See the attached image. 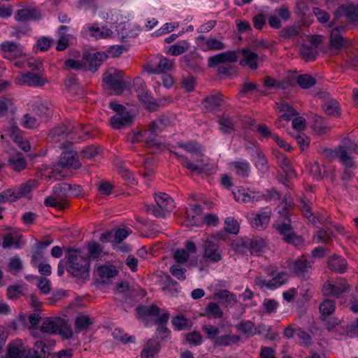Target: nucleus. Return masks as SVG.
Returning a JSON list of instances; mask_svg holds the SVG:
<instances>
[{
	"label": "nucleus",
	"instance_id": "64",
	"mask_svg": "<svg viewBox=\"0 0 358 358\" xmlns=\"http://www.w3.org/2000/svg\"><path fill=\"white\" fill-rule=\"evenodd\" d=\"M309 171L311 175H313L317 180H320L322 178V174L325 172V167L320 166L317 162L310 163Z\"/></svg>",
	"mask_w": 358,
	"mask_h": 358
},
{
	"label": "nucleus",
	"instance_id": "59",
	"mask_svg": "<svg viewBox=\"0 0 358 358\" xmlns=\"http://www.w3.org/2000/svg\"><path fill=\"white\" fill-rule=\"evenodd\" d=\"M23 294V287L20 285L8 286L6 289V296L10 300H14L21 297Z\"/></svg>",
	"mask_w": 358,
	"mask_h": 358
},
{
	"label": "nucleus",
	"instance_id": "56",
	"mask_svg": "<svg viewBox=\"0 0 358 358\" xmlns=\"http://www.w3.org/2000/svg\"><path fill=\"white\" fill-rule=\"evenodd\" d=\"M297 84L303 89H309L316 83L315 79L310 75H300L296 78Z\"/></svg>",
	"mask_w": 358,
	"mask_h": 358
},
{
	"label": "nucleus",
	"instance_id": "41",
	"mask_svg": "<svg viewBox=\"0 0 358 358\" xmlns=\"http://www.w3.org/2000/svg\"><path fill=\"white\" fill-rule=\"evenodd\" d=\"M205 313L208 318L220 319L224 315L220 306L215 302H210L206 306Z\"/></svg>",
	"mask_w": 358,
	"mask_h": 358
},
{
	"label": "nucleus",
	"instance_id": "52",
	"mask_svg": "<svg viewBox=\"0 0 358 358\" xmlns=\"http://www.w3.org/2000/svg\"><path fill=\"white\" fill-rule=\"evenodd\" d=\"M338 159L346 167L351 168L355 165L353 158L349 155L347 149L343 146L340 148Z\"/></svg>",
	"mask_w": 358,
	"mask_h": 358
},
{
	"label": "nucleus",
	"instance_id": "3",
	"mask_svg": "<svg viewBox=\"0 0 358 358\" xmlns=\"http://www.w3.org/2000/svg\"><path fill=\"white\" fill-rule=\"evenodd\" d=\"M313 261L307 259L304 256L297 257L289 266V268L294 276L306 280L312 273Z\"/></svg>",
	"mask_w": 358,
	"mask_h": 358
},
{
	"label": "nucleus",
	"instance_id": "54",
	"mask_svg": "<svg viewBox=\"0 0 358 358\" xmlns=\"http://www.w3.org/2000/svg\"><path fill=\"white\" fill-rule=\"evenodd\" d=\"M300 52L306 61H314L318 55L316 48L308 45H303Z\"/></svg>",
	"mask_w": 358,
	"mask_h": 358
},
{
	"label": "nucleus",
	"instance_id": "19",
	"mask_svg": "<svg viewBox=\"0 0 358 358\" xmlns=\"http://www.w3.org/2000/svg\"><path fill=\"white\" fill-rule=\"evenodd\" d=\"M241 245L248 249L252 255H259L266 246L264 240L259 237L254 238H244L241 240Z\"/></svg>",
	"mask_w": 358,
	"mask_h": 358
},
{
	"label": "nucleus",
	"instance_id": "30",
	"mask_svg": "<svg viewBox=\"0 0 358 358\" xmlns=\"http://www.w3.org/2000/svg\"><path fill=\"white\" fill-rule=\"evenodd\" d=\"M327 265L329 269L340 273H344L347 268V262L341 256H334L329 258Z\"/></svg>",
	"mask_w": 358,
	"mask_h": 358
},
{
	"label": "nucleus",
	"instance_id": "24",
	"mask_svg": "<svg viewBox=\"0 0 358 358\" xmlns=\"http://www.w3.org/2000/svg\"><path fill=\"white\" fill-rule=\"evenodd\" d=\"M105 58L106 55L104 54L98 52L93 55H85L83 60L87 64V69L92 72H95L102 64Z\"/></svg>",
	"mask_w": 358,
	"mask_h": 358
},
{
	"label": "nucleus",
	"instance_id": "28",
	"mask_svg": "<svg viewBox=\"0 0 358 358\" xmlns=\"http://www.w3.org/2000/svg\"><path fill=\"white\" fill-rule=\"evenodd\" d=\"M224 95L220 92L206 96L202 101L204 108L207 111H213L217 109L223 102Z\"/></svg>",
	"mask_w": 358,
	"mask_h": 358
},
{
	"label": "nucleus",
	"instance_id": "36",
	"mask_svg": "<svg viewBox=\"0 0 358 358\" xmlns=\"http://www.w3.org/2000/svg\"><path fill=\"white\" fill-rule=\"evenodd\" d=\"M159 351V345L155 341H149L141 352L142 358H155Z\"/></svg>",
	"mask_w": 358,
	"mask_h": 358
},
{
	"label": "nucleus",
	"instance_id": "42",
	"mask_svg": "<svg viewBox=\"0 0 358 358\" xmlns=\"http://www.w3.org/2000/svg\"><path fill=\"white\" fill-rule=\"evenodd\" d=\"M255 155H256L254 159V163L256 168L262 173L268 172L269 166L264 153L260 150L257 149L255 151Z\"/></svg>",
	"mask_w": 358,
	"mask_h": 358
},
{
	"label": "nucleus",
	"instance_id": "14",
	"mask_svg": "<svg viewBox=\"0 0 358 358\" xmlns=\"http://www.w3.org/2000/svg\"><path fill=\"white\" fill-rule=\"evenodd\" d=\"M271 216V210H267L257 213H251L247 215V218L253 228L264 229L270 222Z\"/></svg>",
	"mask_w": 358,
	"mask_h": 358
},
{
	"label": "nucleus",
	"instance_id": "26",
	"mask_svg": "<svg viewBox=\"0 0 358 358\" xmlns=\"http://www.w3.org/2000/svg\"><path fill=\"white\" fill-rule=\"evenodd\" d=\"M27 352L20 341H16L9 343L8 346V358H27Z\"/></svg>",
	"mask_w": 358,
	"mask_h": 358
},
{
	"label": "nucleus",
	"instance_id": "1",
	"mask_svg": "<svg viewBox=\"0 0 358 358\" xmlns=\"http://www.w3.org/2000/svg\"><path fill=\"white\" fill-rule=\"evenodd\" d=\"M289 206V203L285 200L278 206L277 210L280 216L274 228L285 243L294 246H301L303 244L304 241L301 236L296 234L292 226L289 213L287 208Z\"/></svg>",
	"mask_w": 358,
	"mask_h": 358
},
{
	"label": "nucleus",
	"instance_id": "11",
	"mask_svg": "<svg viewBox=\"0 0 358 358\" xmlns=\"http://www.w3.org/2000/svg\"><path fill=\"white\" fill-rule=\"evenodd\" d=\"M234 199L237 201H241L243 203H252L264 200V194L260 192H255L249 189H245L243 187L237 189L233 192Z\"/></svg>",
	"mask_w": 358,
	"mask_h": 358
},
{
	"label": "nucleus",
	"instance_id": "13",
	"mask_svg": "<svg viewBox=\"0 0 358 358\" xmlns=\"http://www.w3.org/2000/svg\"><path fill=\"white\" fill-rule=\"evenodd\" d=\"M203 257L210 262L217 263L222 258V251L217 243L206 240L203 244Z\"/></svg>",
	"mask_w": 358,
	"mask_h": 358
},
{
	"label": "nucleus",
	"instance_id": "43",
	"mask_svg": "<svg viewBox=\"0 0 358 358\" xmlns=\"http://www.w3.org/2000/svg\"><path fill=\"white\" fill-rule=\"evenodd\" d=\"M136 311L140 317H148L157 316L160 312V308L156 305L141 306L136 308Z\"/></svg>",
	"mask_w": 358,
	"mask_h": 358
},
{
	"label": "nucleus",
	"instance_id": "25",
	"mask_svg": "<svg viewBox=\"0 0 358 358\" xmlns=\"http://www.w3.org/2000/svg\"><path fill=\"white\" fill-rule=\"evenodd\" d=\"M230 168H231L235 173L241 178H248L250 176L251 171V166L250 163L245 160L241 159L238 161H233L229 164Z\"/></svg>",
	"mask_w": 358,
	"mask_h": 358
},
{
	"label": "nucleus",
	"instance_id": "32",
	"mask_svg": "<svg viewBox=\"0 0 358 358\" xmlns=\"http://www.w3.org/2000/svg\"><path fill=\"white\" fill-rule=\"evenodd\" d=\"M59 322H61L60 317H48L43 322L41 331L50 334H56L57 326L60 324Z\"/></svg>",
	"mask_w": 358,
	"mask_h": 358
},
{
	"label": "nucleus",
	"instance_id": "15",
	"mask_svg": "<svg viewBox=\"0 0 358 358\" xmlns=\"http://www.w3.org/2000/svg\"><path fill=\"white\" fill-rule=\"evenodd\" d=\"M58 165L62 168L79 169L81 164L78 160V153L71 150H64L58 161Z\"/></svg>",
	"mask_w": 358,
	"mask_h": 358
},
{
	"label": "nucleus",
	"instance_id": "57",
	"mask_svg": "<svg viewBox=\"0 0 358 358\" xmlns=\"http://www.w3.org/2000/svg\"><path fill=\"white\" fill-rule=\"evenodd\" d=\"M335 308V302L331 299L324 300L319 306L320 312L323 316H329L331 315L334 312Z\"/></svg>",
	"mask_w": 358,
	"mask_h": 358
},
{
	"label": "nucleus",
	"instance_id": "33",
	"mask_svg": "<svg viewBox=\"0 0 358 358\" xmlns=\"http://www.w3.org/2000/svg\"><path fill=\"white\" fill-rule=\"evenodd\" d=\"M322 108L325 113L328 115L338 116L340 115V108L338 101L328 97L324 100Z\"/></svg>",
	"mask_w": 358,
	"mask_h": 358
},
{
	"label": "nucleus",
	"instance_id": "49",
	"mask_svg": "<svg viewBox=\"0 0 358 358\" xmlns=\"http://www.w3.org/2000/svg\"><path fill=\"white\" fill-rule=\"evenodd\" d=\"M172 324L177 331L185 330L191 327V322L182 315H178L172 318Z\"/></svg>",
	"mask_w": 358,
	"mask_h": 358
},
{
	"label": "nucleus",
	"instance_id": "47",
	"mask_svg": "<svg viewBox=\"0 0 358 358\" xmlns=\"http://www.w3.org/2000/svg\"><path fill=\"white\" fill-rule=\"evenodd\" d=\"M92 324V321L89 316L79 315L75 321V331L76 332H81L89 329Z\"/></svg>",
	"mask_w": 358,
	"mask_h": 358
},
{
	"label": "nucleus",
	"instance_id": "27",
	"mask_svg": "<svg viewBox=\"0 0 358 358\" xmlns=\"http://www.w3.org/2000/svg\"><path fill=\"white\" fill-rule=\"evenodd\" d=\"M343 28V27H334L331 33L330 48L336 52L341 50L344 45V38L341 33Z\"/></svg>",
	"mask_w": 358,
	"mask_h": 358
},
{
	"label": "nucleus",
	"instance_id": "40",
	"mask_svg": "<svg viewBox=\"0 0 358 358\" xmlns=\"http://www.w3.org/2000/svg\"><path fill=\"white\" fill-rule=\"evenodd\" d=\"M8 165L13 171L20 172L27 167V163L22 155H17L8 159Z\"/></svg>",
	"mask_w": 358,
	"mask_h": 358
},
{
	"label": "nucleus",
	"instance_id": "4",
	"mask_svg": "<svg viewBox=\"0 0 358 358\" xmlns=\"http://www.w3.org/2000/svg\"><path fill=\"white\" fill-rule=\"evenodd\" d=\"M104 87L113 91L115 94H121L124 88L123 75L121 71H107L103 76Z\"/></svg>",
	"mask_w": 358,
	"mask_h": 358
},
{
	"label": "nucleus",
	"instance_id": "45",
	"mask_svg": "<svg viewBox=\"0 0 358 358\" xmlns=\"http://www.w3.org/2000/svg\"><path fill=\"white\" fill-rule=\"evenodd\" d=\"M190 47V44L185 40L180 41L176 44L171 45L168 53L173 56H178L185 52Z\"/></svg>",
	"mask_w": 358,
	"mask_h": 358
},
{
	"label": "nucleus",
	"instance_id": "37",
	"mask_svg": "<svg viewBox=\"0 0 358 358\" xmlns=\"http://www.w3.org/2000/svg\"><path fill=\"white\" fill-rule=\"evenodd\" d=\"M68 129L64 124L54 127L48 134V139L52 142H59L66 135Z\"/></svg>",
	"mask_w": 358,
	"mask_h": 358
},
{
	"label": "nucleus",
	"instance_id": "35",
	"mask_svg": "<svg viewBox=\"0 0 358 358\" xmlns=\"http://www.w3.org/2000/svg\"><path fill=\"white\" fill-rule=\"evenodd\" d=\"M215 296L224 301L226 307H232L237 303L236 296L227 289H222L217 292Z\"/></svg>",
	"mask_w": 358,
	"mask_h": 358
},
{
	"label": "nucleus",
	"instance_id": "2",
	"mask_svg": "<svg viewBox=\"0 0 358 358\" xmlns=\"http://www.w3.org/2000/svg\"><path fill=\"white\" fill-rule=\"evenodd\" d=\"M90 257L78 250L69 249L66 260V268L72 276L82 280L90 277Z\"/></svg>",
	"mask_w": 358,
	"mask_h": 358
},
{
	"label": "nucleus",
	"instance_id": "50",
	"mask_svg": "<svg viewBox=\"0 0 358 358\" xmlns=\"http://www.w3.org/2000/svg\"><path fill=\"white\" fill-rule=\"evenodd\" d=\"M277 105L280 112L282 113L281 115L285 116V118L286 123H287L293 117L297 115V113L294 109V108L286 103H278Z\"/></svg>",
	"mask_w": 358,
	"mask_h": 358
},
{
	"label": "nucleus",
	"instance_id": "5",
	"mask_svg": "<svg viewBox=\"0 0 358 358\" xmlns=\"http://www.w3.org/2000/svg\"><path fill=\"white\" fill-rule=\"evenodd\" d=\"M113 34V31L106 26L100 27L99 24L96 22L85 24L80 31L83 38L92 37L96 40L110 38Z\"/></svg>",
	"mask_w": 358,
	"mask_h": 358
},
{
	"label": "nucleus",
	"instance_id": "8",
	"mask_svg": "<svg viewBox=\"0 0 358 358\" xmlns=\"http://www.w3.org/2000/svg\"><path fill=\"white\" fill-rule=\"evenodd\" d=\"M349 289V285L344 278H340L336 281L328 280L322 286V293L325 296H331L338 297L342 294L347 292Z\"/></svg>",
	"mask_w": 358,
	"mask_h": 358
},
{
	"label": "nucleus",
	"instance_id": "23",
	"mask_svg": "<svg viewBox=\"0 0 358 358\" xmlns=\"http://www.w3.org/2000/svg\"><path fill=\"white\" fill-rule=\"evenodd\" d=\"M41 18L40 11L36 8H22L17 10L15 19L19 22L37 20Z\"/></svg>",
	"mask_w": 358,
	"mask_h": 358
},
{
	"label": "nucleus",
	"instance_id": "7",
	"mask_svg": "<svg viewBox=\"0 0 358 358\" xmlns=\"http://www.w3.org/2000/svg\"><path fill=\"white\" fill-rule=\"evenodd\" d=\"M0 53L4 59L11 61L22 58L25 55L23 46L11 41H4L0 44Z\"/></svg>",
	"mask_w": 358,
	"mask_h": 358
},
{
	"label": "nucleus",
	"instance_id": "53",
	"mask_svg": "<svg viewBox=\"0 0 358 358\" xmlns=\"http://www.w3.org/2000/svg\"><path fill=\"white\" fill-rule=\"evenodd\" d=\"M333 237L334 234L332 231L323 229H320L314 236L318 243L329 245L333 242Z\"/></svg>",
	"mask_w": 358,
	"mask_h": 358
},
{
	"label": "nucleus",
	"instance_id": "63",
	"mask_svg": "<svg viewBox=\"0 0 358 358\" xmlns=\"http://www.w3.org/2000/svg\"><path fill=\"white\" fill-rule=\"evenodd\" d=\"M296 337L301 345L308 346L312 343V338L310 334L301 328H296Z\"/></svg>",
	"mask_w": 358,
	"mask_h": 358
},
{
	"label": "nucleus",
	"instance_id": "62",
	"mask_svg": "<svg viewBox=\"0 0 358 358\" xmlns=\"http://www.w3.org/2000/svg\"><path fill=\"white\" fill-rule=\"evenodd\" d=\"M178 282L175 281L169 275L166 274L164 275V282L162 289L167 291L171 294H174L178 292Z\"/></svg>",
	"mask_w": 358,
	"mask_h": 358
},
{
	"label": "nucleus",
	"instance_id": "34",
	"mask_svg": "<svg viewBox=\"0 0 358 358\" xmlns=\"http://www.w3.org/2000/svg\"><path fill=\"white\" fill-rule=\"evenodd\" d=\"M220 129L224 134H230L235 130V122L228 115H222L218 120Z\"/></svg>",
	"mask_w": 358,
	"mask_h": 358
},
{
	"label": "nucleus",
	"instance_id": "61",
	"mask_svg": "<svg viewBox=\"0 0 358 358\" xmlns=\"http://www.w3.org/2000/svg\"><path fill=\"white\" fill-rule=\"evenodd\" d=\"M97 273L101 277L113 278L117 274V271L115 266H100L97 268Z\"/></svg>",
	"mask_w": 358,
	"mask_h": 358
},
{
	"label": "nucleus",
	"instance_id": "18",
	"mask_svg": "<svg viewBox=\"0 0 358 358\" xmlns=\"http://www.w3.org/2000/svg\"><path fill=\"white\" fill-rule=\"evenodd\" d=\"M80 186H75L74 188L69 184L66 182L58 183L53 187V194L57 196L62 201L68 197L77 196L75 191L78 189L80 192Z\"/></svg>",
	"mask_w": 358,
	"mask_h": 358
},
{
	"label": "nucleus",
	"instance_id": "20",
	"mask_svg": "<svg viewBox=\"0 0 358 358\" xmlns=\"http://www.w3.org/2000/svg\"><path fill=\"white\" fill-rule=\"evenodd\" d=\"M174 66L173 61L162 57L159 59L157 64H151L148 66L147 72L150 74H161L171 71Z\"/></svg>",
	"mask_w": 358,
	"mask_h": 358
},
{
	"label": "nucleus",
	"instance_id": "46",
	"mask_svg": "<svg viewBox=\"0 0 358 358\" xmlns=\"http://www.w3.org/2000/svg\"><path fill=\"white\" fill-rule=\"evenodd\" d=\"M202 208L200 205L194 204L187 210L188 218H192V224L197 225L202 218Z\"/></svg>",
	"mask_w": 358,
	"mask_h": 358
},
{
	"label": "nucleus",
	"instance_id": "12",
	"mask_svg": "<svg viewBox=\"0 0 358 358\" xmlns=\"http://www.w3.org/2000/svg\"><path fill=\"white\" fill-rule=\"evenodd\" d=\"M15 81L17 84L21 85L41 87L48 82V80L39 73L28 72L17 76Z\"/></svg>",
	"mask_w": 358,
	"mask_h": 358
},
{
	"label": "nucleus",
	"instance_id": "16",
	"mask_svg": "<svg viewBox=\"0 0 358 358\" xmlns=\"http://www.w3.org/2000/svg\"><path fill=\"white\" fill-rule=\"evenodd\" d=\"M255 282L261 288L266 287L273 290L280 287L287 282L286 273L284 272L278 273L271 280L268 281L261 276H257L255 278Z\"/></svg>",
	"mask_w": 358,
	"mask_h": 358
},
{
	"label": "nucleus",
	"instance_id": "9",
	"mask_svg": "<svg viewBox=\"0 0 358 358\" xmlns=\"http://www.w3.org/2000/svg\"><path fill=\"white\" fill-rule=\"evenodd\" d=\"M342 17H345L347 20L351 22L358 21V4L349 3L348 5H341L338 6L334 13V19L331 22L330 27H334L336 21Z\"/></svg>",
	"mask_w": 358,
	"mask_h": 358
},
{
	"label": "nucleus",
	"instance_id": "38",
	"mask_svg": "<svg viewBox=\"0 0 358 358\" xmlns=\"http://www.w3.org/2000/svg\"><path fill=\"white\" fill-rule=\"evenodd\" d=\"M137 96L149 110L155 111L157 110L158 105L155 102L153 97L148 92V89L143 92L138 94Z\"/></svg>",
	"mask_w": 358,
	"mask_h": 358
},
{
	"label": "nucleus",
	"instance_id": "6",
	"mask_svg": "<svg viewBox=\"0 0 358 358\" xmlns=\"http://www.w3.org/2000/svg\"><path fill=\"white\" fill-rule=\"evenodd\" d=\"M155 200L157 206L153 208L152 213L156 217H164L166 213L172 211L175 207L173 200L166 193L155 194Z\"/></svg>",
	"mask_w": 358,
	"mask_h": 358
},
{
	"label": "nucleus",
	"instance_id": "55",
	"mask_svg": "<svg viewBox=\"0 0 358 358\" xmlns=\"http://www.w3.org/2000/svg\"><path fill=\"white\" fill-rule=\"evenodd\" d=\"M60 324L57 326V334L61 335L66 339H69L73 336V331L68 322L60 317Z\"/></svg>",
	"mask_w": 358,
	"mask_h": 358
},
{
	"label": "nucleus",
	"instance_id": "60",
	"mask_svg": "<svg viewBox=\"0 0 358 358\" xmlns=\"http://www.w3.org/2000/svg\"><path fill=\"white\" fill-rule=\"evenodd\" d=\"M36 182L34 180H29L27 182L22 185L20 187H15V190L17 192V197L20 199L23 196H27L29 194L32 189L35 187Z\"/></svg>",
	"mask_w": 358,
	"mask_h": 358
},
{
	"label": "nucleus",
	"instance_id": "39",
	"mask_svg": "<svg viewBox=\"0 0 358 358\" xmlns=\"http://www.w3.org/2000/svg\"><path fill=\"white\" fill-rule=\"evenodd\" d=\"M137 96L149 110L155 111L157 110L158 105L155 102L153 97L148 92V89L143 92L138 94Z\"/></svg>",
	"mask_w": 358,
	"mask_h": 358
},
{
	"label": "nucleus",
	"instance_id": "10",
	"mask_svg": "<svg viewBox=\"0 0 358 358\" xmlns=\"http://www.w3.org/2000/svg\"><path fill=\"white\" fill-rule=\"evenodd\" d=\"M241 53L242 58L239 61L240 65L242 66H248L252 70H257L259 68V62L263 61L264 58V56H259L249 48H242Z\"/></svg>",
	"mask_w": 358,
	"mask_h": 358
},
{
	"label": "nucleus",
	"instance_id": "29",
	"mask_svg": "<svg viewBox=\"0 0 358 358\" xmlns=\"http://www.w3.org/2000/svg\"><path fill=\"white\" fill-rule=\"evenodd\" d=\"M236 329L248 338L252 337L260 333L255 324L250 320H241L236 325Z\"/></svg>",
	"mask_w": 358,
	"mask_h": 358
},
{
	"label": "nucleus",
	"instance_id": "31",
	"mask_svg": "<svg viewBox=\"0 0 358 358\" xmlns=\"http://www.w3.org/2000/svg\"><path fill=\"white\" fill-rule=\"evenodd\" d=\"M199 47L201 50L206 52L222 50L226 48V45L215 38H209L205 42L199 43Z\"/></svg>",
	"mask_w": 358,
	"mask_h": 358
},
{
	"label": "nucleus",
	"instance_id": "48",
	"mask_svg": "<svg viewBox=\"0 0 358 358\" xmlns=\"http://www.w3.org/2000/svg\"><path fill=\"white\" fill-rule=\"evenodd\" d=\"M238 335H222L218 336L214 341L215 346H229L232 343H236L240 341Z\"/></svg>",
	"mask_w": 358,
	"mask_h": 358
},
{
	"label": "nucleus",
	"instance_id": "44",
	"mask_svg": "<svg viewBox=\"0 0 358 358\" xmlns=\"http://www.w3.org/2000/svg\"><path fill=\"white\" fill-rule=\"evenodd\" d=\"M89 255L94 260H100L105 255L103 248L96 242H90L87 244Z\"/></svg>",
	"mask_w": 358,
	"mask_h": 358
},
{
	"label": "nucleus",
	"instance_id": "51",
	"mask_svg": "<svg viewBox=\"0 0 358 358\" xmlns=\"http://www.w3.org/2000/svg\"><path fill=\"white\" fill-rule=\"evenodd\" d=\"M44 205L47 207H54L59 210H64L67 206L66 201H62L57 196H49L45 199Z\"/></svg>",
	"mask_w": 358,
	"mask_h": 358
},
{
	"label": "nucleus",
	"instance_id": "22",
	"mask_svg": "<svg viewBox=\"0 0 358 358\" xmlns=\"http://www.w3.org/2000/svg\"><path fill=\"white\" fill-rule=\"evenodd\" d=\"M70 28L66 25H61L57 29L58 41L56 50L57 51H64L69 46V41L72 35L69 34Z\"/></svg>",
	"mask_w": 358,
	"mask_h": 358
},
{
	"label": "nucleus",
	"instance_id": "17",
	"mask_svg": "<svg viewBox=\"0 0 358 358\" xmlns=\"http://www.w3.org/2000/svg\"><path fill=\"white\" fill-rule=\"evenodd\" d=\"M197 248L196 244L188 241L185 242V247L181 249H178L173 253V258L177 263L184 264L187 262L191 255L196 254Z\"/></svg>",
	"mask_w": 358,
	"mask_h": 358
},
{
	"label": "nucleus",
	"instance_id": "21",
	"mask_svg": "<svg viewBox=\"0 0 358 358\" xmlns=\"http://www.w3.org/2000/svg\"><path fill=\"white\" fill-rule=\"evenodd\" d=\"M133 119L130 112L119 113L110 118V124L113 129H121L130 125Z\"/></svg>",
	"mask_w": 358,
	"mask_h": 358
},
{
	"label": "nucleus",
	"instance_id": "58",
	"mask_svg": "<svg viewBox=\"0 0 358 358\" xmlns=\"http://www.w3.org/2000/svg\"><path fill=\"white\" fill-rule=\"evenodd\" d=\"M48 346L43 341H36L34 345V355L32 358H45Z\"/></svg>",
	"mask_w": 358,
	"mask_h": 358
}]
</instances>
